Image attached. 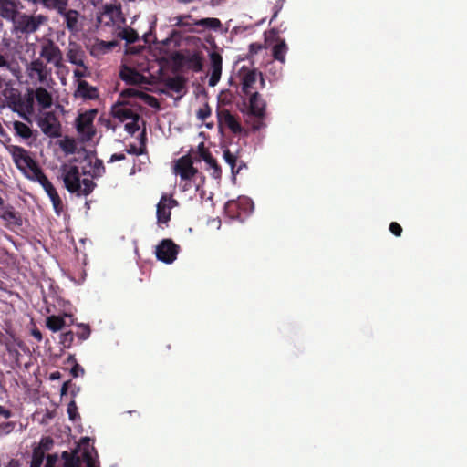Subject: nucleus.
<instances>
[{
    "instance_id": "aec40b11",
    "label": "nucleus",
    "mask_w": 467,
    "mask_h": 467,
    "mask_svg": "<svg viewBox=\"0 0 467 467\" xmlns=\"http://www.w3.org/2000/svg\"><path fill=\"white\" fill-rule=\"evenodd\" d=\"M119 78L128 85L147 84V78L135 68L123 66L119 72Z\"/></svg>"
},
{
    "instance_id": "b1692460",
    "label": "nucleus",
    "mask_w": 467,
    "mask_h": 467,
    "mask_svg": "<svg viewBox=\"0 0 467 467\" xmlns=\"http://www.w3.org/2000/svg\"><path fill=\"white\" fill-rule=\"evenodd\" d=\"M35 99L41 109H47L53 104V98L44 87H36L34 91Z\"/></svg>"
},
{
    "instance_id": "2f4dec72",
    "label": "nucleus",
    "mask_w": 467,
    "mask_h": 467,
    "mask_svg": "<svg viewBox=\"0 0 467 467\" xmlns=\"http://www.w3.org/2000/svg\"><path fill=\"white\" fill-rule=\"evenodd\" d=\"M45 7L57 10L58 14H62L67 7L68 0H40Z\"/></svg>"
},
{
    "instance_id": "72a5a7b5",
    "label": "nucleus",
    "mask_w": 467,
    "mask_h": 467,
    "mask_svg": "<svg viewBox=\"0 0 467 467\" xmlns=\"http://www.w3.org/2000/svg\"><path fill=\"white\" fill-rule=\"evenodd\" d=\"M90 167L91 170L88 171V174L92 178L101 177L106 171L102 160L98 158L93 162L90 161Z\"/></svg>"
},
{
    "instance_id": "5701e85b",
    "label": "nucleus",
    "mask_w": 467,
    "mask_h": 467,
    "mask_svg": "<svg viewBox=\"0 0 467 467\" xmlns=\"http://www.w3.org/2000/svg\"><path fill=\"white\" fill-rule=\"evenodd\" d=\"M210 63L212 72L209 78V86L214 87L219 82L222 75V56L217 52H212L210 54Z\"/></svg>"
},
{
    "instance_id": "a19ab883",
    "label": "nucleus",
    "mask_w": 467,
    "mask_h": 467,
    "mask_svg": "<svg viewBox=\"0 0 467 467\" xmlns=\"http://www.w3.org/2000/svg\"><path fill=\"white\" fill-rule=\"evenodd\" d=\"M80 182L79 195H89L96 187V183L90 179H83Z\"/></svg>"
},
{
    "instance_id": "79ce46f5",
    "label": "nucleus",
    "mask_w": 467,
    "mask_h": 467,
    "mask_svg": "<svg viewBox=\"0 0 467 467\" xmlns=\"http://www.w3.org/2000/svg\"><path fill=\"white\" fill-rule=\"evenodd\" d=\"M78 331H77L76 336L78 339L82 342L88 339L91 334V329L88 325L80 323L78 324Z\"/></svg>"
},
{
    "instance_id": "2eb2a0df",
    "label": "nucleus",
    "mask_w": 467,
    "mask_h": 467,
    "mask_svg": "<svg viewBox=\"0 0 467 467\" xmlns=\"http://www.w3.org/2000/svg\"><path fill=\"white\" fill-rule=\"evenodd\" d=\"M178 205V202L173 199L171 196L168 197L167 195H162L159 203L157 204V222L158 224L162 226L168 225V223L171 220V210Z\"/></svg>"
},
{
    "instance_id": "de8ad7c7",
    "label": "nucleus",
    "mask_w": 467,
    "mask_h": 467,
    "mask_svg": "<svg viewBox=\"0 0 467 467\" xmlns=\"http://www.w3.org/2000/svg\"><path fill=\"white\" fill-rule=\"evenodd\" d=\"M67 414L68 418L71 420H76L77 419H79L80 416L78 412V406L75 402V400H71L67 405Z\"/></svg>"
},
{
    "instance_id": "58836bf2",
    "label": "nucleus",
    "mask_w": 467,
    "mask_h": 467,
    "mask_svg": "<svg viewBox=\"0 0 467 467\" xmlns=\"http://www.w3.org/2000/svg\"><path fill=\"white\" fill-rule=\"evenodd\" d=\"M244 202H247V200L246 199H243V200L239 199L237 201H235V200L228 201L225 204V210L227 213H231V216H233V217L239 216L240 214L239 213L235 214V212L240 208V206Z\"/></svg>"
},
{
    "instance_id": "49530a36",
    "label": "nucleus",
    "mask_w": 467,
    "mask_h": 467,
    "mask_svg": "<svg viewBox=\"0 0 467 467\" xmlns=\"http://www.w3.org/2000/svg\"><path fill=\"white\" fill-rule=\"evenodd\" d=\"M140 99L151 108L158 109L160 107L159 100L154 96L143 92Z\"/></svg>"
},
{
    "instance_id": "7ed1b4c3",
    "label": "nucleus",
    "mask_w": 467,
    "mask_h": 467,
    "mask_svg": "<svg viewBox=\"0 0 467 467\" xmlns=\"http://www.w3.org/2000/svg\"><path fill=\"white\" fill-rule=\"evenodd\" d=\"M239 77L241 78L242 91L245 95H250L254 92H257V81L259 78V84L261 88L265 87V79L263 75L258 72L255 68H248L244 66L239 70Z\"/></svg>"
},
{
    "instance_id": "13d9d810",
    "label": "nucleus",
    "mask_w": 467,
    "mask_h": 467,
    "mask_svg": "<svg viewBox=\"0 0 467 467\" xmlns=\"http://www.w3.org/2000/svg\"><path fill=\"white\" fill-rule=\"evenodd\" d=\"M13 415L12 411L4 406L0 405V417H3L4 419H9Z\"/></svg>"
},
{
    "instance_id": "6e6d98bb",
    "label": "nucleus",
    "mask_w": 467,
    "mask_h": 467,
    "mask_svg": "<svg viewBox=\"0 0 467 467\" xmlns=\"http://www.w3.org/2000/svg\"><path fill=\"white\" fill-rule=\"evenodd\" d=\"M70 373L71 375L74 377V378H77L78 377L79 375H84L85 373V370L84 368L77 362L75 364H73V367L70 370Z\"/></svg>"
},
{
    "instance_id": "f704fd0d",
    "label": "nucleus",
    "mask_w": 467,
    "mask_h": 467,
    "mask_svg": "<svg viewBox=\"0 0 467 467\" xmlns=\"http://www.w3.org/2000/svg\"><path fill=\"white\" fill-rule=\"evenodd\" d=\"M61 150L67 154H74L77 150V143L73 138L66 136L59 142Z\"/></svg>"
},
{
    "instance_id": "6ab92c4d",
    "label": "nucleus",
    "mask_w": 467,
    "mask_h": 467,
    "mask_svg": "<svg viewBox=\"0 0 467 467\" xmlns=\"http://www.w3.org/2000/svg\"><path fill=\"white\" fill-rule=\"evenodd\" d=\"M198 148L200 157L207 164V170L211 171L212 177H213L214 179H221L222 169L221 166L218 164L217 161L213 157L209 150L204 147V144L202 142L199 145Z\"/></svg>"
},
{
    "instance_id": "7c9ffc66",
    "label": "nucleus",
    "mask_w": 467,
    "mask_h": 467,
    "mask_svg": "<svg viewBox=\"0 0 467 467\" xmlns=\"http://www.w3.org/2000/svg\"><path fill=\"white\" fill-rule=\"evenodd\" d=\"M185 83L182 76H175L166 80V87L176 93H181L185 88Z\"/></svg>"
},
{
    "instance_id": "f3484780",
    "label": "nucleus",
    "mask_w": 467,
    "mask_h": 467,
    "mask_svg": "<svg viewBox=\"0 0 467 467\" xmlns=\"http://www.w3.org/2000/svg\"><path fill=\"white\" fill-rule=\"evenodd\" d=\"M80 172L78 166L71 165L65 167L63 172V182L66 189L71 193L79 195L80 190Z\"/></svg>"
},
{
    "instance_id": "412c9836",
    "label": "nucleus",
    "mask_w": 467,
    "mask_h": 467,
    "mask_svg": "<svg viewBox=\"0 0 467 467\" xmlns=\"http://www.w3.org/2000/svg\"><path fill=\"white\" fill-rule=\"evenodd\" d=\"M66 56L69 63L81 67L87 70L88 67L84 63L85 52L78 44L76 42H69Z\"/></svg>"
},
{
    "instance_id": "a211bd4d",
    "label": "nucleus",
    "mask_w": 467,
    "mask_h": 467,
    "mask_svg": "<svg viewBox=\"0 0 467 467\" xmlns=\"http://www.w3.org/2000/svg\"><path fill=\"white\" fill-rule=\"evenodd\" d=\"M74 322L73 316L69 314H64L63 316L51 315L46 318V327L52 332H57L65 327L71 326Z\"/></svg>"
},
{
    "instance_id": "680f3d73",
    "label": "nucleus",
    "mask_w": 467,
    "mask_h": 467,
    "mask_svg": "<svg viewBox=\"0 0 467 467\" xmlns=\"http://www.w3.org/2000/svg\"><path fill=\"white\" fill-rule=\"evenodd\" d=\"M53 444V441L51 438L49 437H47V438H44L42 439L41 441V445L46 449V450H49L50 449V446Z\"/></svg>"
},
{
    "instance_id": "37998d69",
    "label": "nucleus",
    "mask_w": 467,
    "mask_h": 467,
    "mask_svg": "<svg viewBox=\"0 0 467 467\" xmlns=\"http://www.w3.org/2000/svg\"><path fill=\"white\" fill-rule=\"evenodd\" d=\"M130 122L125 124V130L130 135H134L140 128L139 124L140 119H137V117H134L130 119Z\"/></svg>"
},
{
    "instance_id": "864d4df0",
    "label": "nucleus",
    "mask_w": 467,
    "mask_h": 467,
    "mask_svg": "<svg viewBox=\"0 0 467 467\" xmlns=\"http://www.w3.org/2000/svg\"><path fill=\"white\" fill-rule=\"evenodd\" d=\"M389 231L395 236L400 237L402 234V227L398 223L392 222L389 224Z\"/></svg>"
},
{
    "instance_id": "dca6fc26",
    "label": "nucleus",
    "mask_w": 467,
    "mask_h": 467,
    "mask_svg": "<svg viewBox=\"0 0 467 467\" xmlns=\"http://www.w3.org/2000/svg\"><path fill=\"white\" fill-rule=\"evenodd\" d=\"M217 119L218 125L220 128L226 127L228 128L234 134H241L243 131L242 125L238 120V118L233 115L226 109H217Z\"/></svg>"
},
{
    "instance_id": "c756f323",
    "label": "nucleus",
    "mask_w": 467,
    "mask_h": 467,
    "mask_svg": "<svg viewBox=\"0 0 467 467\" xmlns=\"http://www.w3.org/2000/svg\"><path fill=\"white\" fill-rule=\"evenodd\" d=\"M288 47L284 39H278L276 44L273 47V57L275 60L285 63V55L287 53Z\"/></svg>"
},
{
    "instance_id": "20e7f679",
    "label": "nucleus",
    "mask_w": 467,
    "mask_h": 467,
    "mask_svg": "<svg viewBox=\"0 0 467 467\" xmlns=\"http://www.w3.org/2000/svg\"><path fill=\"white\" fill-rule=\"evenodd\" d=\"M97 110H88L80 113L76 119V129L83 142L90 141L96 134L93 121Z\"/></svg>"
},
{
    "instance_id": "09e8293b",
    "label": "nucleus",
    "mask_w": 467,
    "mask_h": 467,
    "mask_svg": "<svg viewBox=\"0 0 467 467\" xmlns=\"http://www.w3.org/2000/svg\"><path fill=\"white\" fill-rule=\"evenodd\" d=\"M212 110L208 103H205L202 108L199 109L196 112L198 119L204 121L211 116Z\"/></svg>"
},
{
    "instance_id": "39448f33",
    "label": "nucleus",
    "mask_w": 467,
    "mask_h": 467,
    "mask_svg": "<svg viewBox=\"0 0 467 467\" xmlns=\"http://www.w3.org/2000/svg\"><path fill=\"white\" fill-rule=\"evenodd\" d=\"M36 123L41 131L49 138L61 136V124L53 111H45L36 118Z\"/></svg>"
},
{
    "instance_id": "603ef678",
    "label": "nucleus",
    "mask_w": 467,
    "mask_h": 467,
    "mask_svg": "<svg viewBox=\"0 0 467 467\" xmlns=\"http://www.w3.org/2000/svg\"><path fill=\"white\" fill-rule=\"evenodd\" d=\"M127 153L133 155H142L145 151L144 148H138L135 144H130L129 148L126 149Z\"/></svg>"
},
{
    "instance_id": "4468645a",
    "label": "nucleus",
    "mask_w": 467,
    "mask_h": 467,
    "mask_svg": "<svg viewBox=\"0 0 467 467\" xmlns=\"http://www.w3.org/2000/svg\"><path fill=\"white\" fill-rule=\"evenodd\" d=\"M36 181L40 183L46 193L48 195L55 213L57 215H60L64 210V204L52 182L47 179L44 172H42Z\"/></svg>"
},
{
    "instance_id": "9d476101",
    "label": "nucleus",
    "mask_w": 467,
    "mask_h": 467,
    "mask_svg": "<svg viewBox=\"0 0 467 467\" xmlns=\"http://www.w3.org/2000/svg\"><path fill=\"white\" fill-rule=\"evenodd\" d=\"M44 20L45 17L43 16H33L18 13L13 23L16 31L29 34L36 32Z\"/></svg>"
},
{
    "instance_id": "a878e982",
    "label": "nucleus",
    "mask_w": 467,
    "mask_h": 467,
    "mask_svg": "<svg viewBox=\"0 0 467 467\" xmlns=\"http://www.w3.org/2000/svg\"><path fill=\"white\" fill-rule=\"evenodd\" d=\"M17 3L13 0H0V16L10 21H15L18 15Z\"/></svg>"
},
{
    "instance_id": "5fc2aeb1",
    "label": "nucleus",
    "mask_w": 467,
    "mask_h": 467,
    "mask_svg": "<svg viewBox=\"0 0 467 467\" xmlns=\"http://www.w3.org/2000/svg\"><path fill=\"white\" fill-rule=\"evenodd\" d=\"M83 458L87 467H99L89 451H84Z\"/></svg>"
},
{
    "instance_id": "052dcab7",
    "label": "nucleus",
    "mask_w": 467,
    "mask_h": 467,
    "mask_svg": "<svg viewBox=\"0 0 467 467\" xmlns=\"http://www.w3.org/2000/svg\"><path fill=\"white\" fill-rule=\"evenodd\" d=\"M125 159H126V156L124 153H114L111 155L109 162L119 161H123Z\"/></svg>"
},
{
    "instance_id": "338daca9",
    "label": "nucleus",
    "mask_w": 467,
    "mask_h": 467,
    "mask_svg": "<svg viewBox=\"0 0 467 467\" xmlns=\"http://www.w3.org/2000/svg\"><path fill=\"white\" fill-rule=\"evenodd\" d=\"M70 384H71V381H70V380H68V381H66V382L62 385V387H61V390H60V393H61V395H62V396H63V395H66V394L67 393L68 387H69V385H70Z\"/></svg>"
},
{
    "instance_id": "4c0bfd02",
    "label": "nucleus",
    "mask_w": 467,
    "mask_h": 467,
    "mask_svg": "<svg viewBox=\"0 0 467 467\" xmlns=\"http://www.w3.org/2000/svg\"><path fill=\"white\" fill-rule=\"evenodd\" d=\"M75 334L72 331L61 333L59 336V344L63 349L70 348L74 343Z\"/></svg>"
},
{
    "instance_id": "f257e3e1",
    "label": "nucleus",
    "mask_w": 467,
    "mask_h": 467,
    "mask_svg": "<svg viewBox=\"0 0 467 467\" xmlns=\"http://www.w3.org/2000/svg\"><path fill=\"white\" fill-rule=\"evenodd\" d=\"M9 152L17 169L27 178L36 180L43 172L36 161L23 147L12 145L9 147Z\"/></svg>"
},
{
    "instance_id": "6e6552de",
    "label": "nucleus",
    "mask_w": 467,
    "mask_h": 467,
    "mask_svg": "<svg viewBox=\"0 0 467 467\" xmlns=\"http://www.w3.org/2000/svg\"><path fill=\"white\" fill-rule=\"evenodd\" d=\"M6 106L13 111L18 113L25 119L28 118L24 113L25 111V101L22 99L21 92L18 88L6 86L2 90Z\"/></svg>"
},
{
    "instance_id": "c9c22d12",
    "label": "nucleus",
    "mask_w": 467,
    "mask_h": 467,
    "mask_svg": "<svg viewBox=\"0 0 467 467\" xmlns=\"http://www.w3.org/2000/svg\"><path fill=\"white\" fill-rule=\"evenodd\" d=\"M62 458L64 460V467H80L79 457L75 453L64 451L62 453Z\"/></svg>"
},
{
    "instance_id": "ddd939ff",
    "label": "nucleus",
    "mask_w": 467,
    "mask_h": 467,
    "mask_svg": "<svg viewBox=\"0 0 467 467\" xmlns=\"http://www.w3.org/2000/svg\"><path fill=\"white\" fill-rule=\"evenodd\" d=\"M40 58L45 59L47 63L53 64L57 68L63 67L62 51L52 40H47L41 46Z\"/></svg>"
},
{
    "instance_id": "3c124183",
    "label": "nucleus",
    "mask_w": 467,
    "mask_h": 467,
    "mask_svg": "<svg viewBox=\"0 0 467 467\" xmlns=\"http://www.w3.org/2000/svg\"><path fill=\"white\" fill-rule=\"evenodd\" d=\"M33 91V88L27 89V98L25 102V109H26L27 112H31L33 110V104L35 99Z\"/></svg>"
},
{
    "instance_id": "a18cd8bd",
    "label": "nucleus",
    "mask_w": 467,
    "mask_h": 467,
    "mask_svg": "<svg viewBox=\"0 0 467 467\" xmlns=\"http://www.w3.org/2000/svg\"><path fill=\"white\" fill-rule=\"evenodd\" d=\"M16 428V422L6 421L0 423V437L10 434Z\"/></svg>"
},
{
    "instance_id": "ea45409f",
    "label": "nucleus",
    "mask_w": 467,
    "mask_h": 467,
    "mask_svg": "<svg viewBox=\"0 0 467 467\" xmlns=\"http://www.w3.org/2000/svg\"><path fill=\"white\" fill-rule=\"evenodd\" d=\"M119 36L126 40L127 43L132 44L135 43L139 39L138 33L131 27L124 28L120 33Z\"/></svg>"
},
{
    "instance_id": "c03bdc74",
    "label": "nucleus",
    "mask_w": 467,
    "mask_h": 467,
    "mask_svg": "<svg viewBox=\"0 0 467 467\" xmlns=\"http://www.w3.org/2000/svg\"><path fill=\"white\" fill-rule=\"evenodd\" d=\"M5 347L9 355L15 359L17 366H20L19 358L21 357L20 352L16 349L8 340V342H5Z\"/></svg>"
},
{
    "instance_id": "bf43d9fd",
    "label": "nucleus",
    "mask_w": 467,
    "mask_h": 467,
    "mask_svg": "<svg viewBox=\"0 0 467 467\" xmlns=\"http://www.w3.org/2000/svg\"><path fill=\"white\" fill-rule=\"evenodd\" d=\"M262 49V45L259 43H252L249 45V52L251 54H257Z\"/></svg>"
},
{
    "instance_id": "e433bc0d",
    "label": "nucleus",
    "mask_w": 467,
    "mask_h": 467,
    "mask_svg": "<svg viewBox=\"0 0 467 467\" xmlns=\"http://www.w3.org/2000/svg\"><path fill=\"white\" fill-rule=\"evenodd\" d=\"M45 458L44 450L38 446L33 450L30 467H41Z\"/></svg>"
},
{
    "instance_id": "423d86ee",
    "label": "nucleus",
    "mask_w": 467,
    "mask_h": 467,
    "mask_svg": "<svg viewBox=\"0 0 467 467\" xmlns=\"http://www.w3.org/2000/svg\"><path fill=\"white\" fill-rule=\"evenodd\" d=\"M0 219L4 222L5 227L11 231L23 225V218L21 213L16 211L12 204L5 203L1 196Z\"/></svg>"
},
{
    "instance_id": "f8f14e48",
    "label": "nucleus",
    "mask_w": 467,
    "mask_h": 467,
    "mask_svg": "<svg viewBox=\"0 0 467 467\" xmlns=\"http://www.w3.org/2000/svg\"><path fill=\"white\" fill-rule=\"evenodd\" d=\"M180 251V246L176 244L171 239H163L156 246V257L158 260L166 263H173Z\"/></svg>"
},
{
    "instance_id": "cd10ccee",
    "label": "nucleus",
    "mask_w": 467,
    "mask_h": 467,
    "mask_svg": "<svg viewBox=\"0 0 467 467\" xmlns=\"http://www.w3.org/2000/svg\"><path fill=\"white\" fill-rule=\"evenodd\" d=\"M223 159L226 163L231 167L233 176L238 174L243 168H245V164L243 161H238L235 154L232 153L230 150L226 149L223 150Z\"/></svg>"
},
{
    "instance_id": "8fccbe9b",
    "label": "nucleus",
    "mask_w": 467,
    "mask_h": 467,
    "mask_svg": "<svg viewBox=\"0 0 467 467\" xmlns=\"http://www.w3.org/2000/svg\"><path fill=\"white\" fill-rule=\"evenodd\" d=\"M141 93H143V91L138 90L133 88H129L123 89L120 93V96L123 98H140V99Z\"/></svg>"
},
{
    "instance_id": "69168bd1",
    "label": "nucleus",
    "mask_w": 467,
    "mask_h": 467,
    "mask_svg": "<svg viewBox=\"0 0 467 467\" xmlns=\"http://www.w3.org/2000/svg\"><path fill=\"white\" fill-rule=\"evenodd\" d=\"M100 45L105 48V51L110 50L112 47L116 46V42H104L102 41Z\"/></svg>"
},
{
    "instance_id": "bb28decb",
    "label": "nucleus",
    "mask_w": 467,
    "mask_h": 467,
    "mask_svg": "<svg viewBox=\"0 0 467 467\" xmlns=\"http://www.w3.org/2000/svg\"><path fill=\"white\" fill-rule=\"evenodd\" d=\"M112 115L114 118L119 119L120 121H125L134 117L140 119V116L138 113L134 112L131 109L123 106L122 104L113 106Z\"/></svg>"
},
{
    "instance_id": "393cba45",
    "label": "nucleus",
    "mask_w": 467,
    "mask_h": 467,
    "mask_svg": "<svg viewBox=\"0 0 467 467\" xmlns=\"http://www.w3.org/2000/svg\"><path fill=\"white\" fill-rule=\"evenodd\" d=\"M75 96L84 99H95L99 97V91L86 80H78V88Z\"/></svg>"
},
{
    "instance_id": "473e14b6",
    "label": "nucleus",
    "mask_w": 467,
    "mask_h": 467,
    "mask_svg": "<svg viewBox=\"0 0 467 467\" xmlns=\"http://www.w3.org/2000/svg\"><path fill=\"white\" fill-rule=\"evenodd\" d=\"M13 125L16 135L19 137L23 139H29L32 137V130L26 123L16 120L13 123Z\"/></svg>"
},
{
    "instance_id": "1a4fd4ad",
    "label": "nucleus",
    "mask_w": 467,
    "mask_h": 467,
    "mask_svg": "<svg viewBox=\"0 0 467 467\" xmlns=\"http://www.w3.org/2000/svg\"><path fill=\"white\" fill-rule=\"evenodd\" d=\"M26 74L33 84H44L51 74V70L41 58H36L26 65Z\"/></svg>"
},
{
    "instance_id": "9b49d317",
    "label": "nucleus",
    "mask_w": 467,
    "mask_h": 467,
    "mask_svg": "<svg viewBox=\"0 0 467 467\" xmlns=\"http://www.w3.org/2000/svg\"><path fill=\"white\" fill-rule=\"evenodd\" d=\"M192 16L191 15L185 16H178L173 18L174 26L179 27H186L191 26L192 25L202 26L204 28H210L213 30H217L221 27L222 23L218 18L207 17L199 20H193L192 22H188L187 20H192Z\"/></svg>"
},
{
    "instance_id": "e2e57ef3",
    "label": "nucleus",
    "mask_w": 467,
    "mask_h": 467,
    "mask_svg": "<svg viewBox=\"0 0 467 467\" xmlns=\"http://www.w3.org/2000/svg\"><path fill=\"white\" fill-rule=\"evenodd\" d=\"M31 335L37 340V341H41L43 337H42V333L41 331L38 329V328H34L32 329L31 331Z\"/></svg>"
},
{
    "instance_id": "774afa93",
    "label": "nucleus",
    "mask_w": 467,
    "mask_h": 467,
    "mask_svg": "<svg viewBox=\"0 0 467 467\" xmlns=\"http://www.w3.org/2000/svg\"><path fill=\"white\" fill-rule=\"evenodd\" d=\"M86 76L84 71H80L78 69L74 70V77L78 78V80H81V78H84Z\"/></svg>"
},
{
    "instance_id": "f03ea898",
    "label": "nucleus",
    "mask_w": 467,
    "mask_h": 467,
    "mask_svg": "<svg viewBox=\"0 0 467 467\" xmlns=\"http://www.w3.org/2000/svg\"><path fill=\"white\" fill-rule=\"evenodd\" d=\"M174 172L181 177L182 181L193 180L196 190L204 182L203 174L193 167V162L190 155H184L176 161Z\"/></svg>"
},
{
    "instance_id": "0e129e2a",
    "label": "nucleus",
    "mask_w": 467,
    "mask_h": 467,
    "mask_svg": "<svg viewBox=\"0 0 467 467\" xmlns=\"http://www.w3.org/2000/svg\"><path fill=\"white\" fill-rule=\"evenodd\" d=\"M282 8V5H277L275 4L274 6H273V16L271 17V20L270 22H272L278 15L279 11L281 10Z\"/></svg>"
},
{
    "instance_id": "0eeeda50",
    "label": "nucleus",
    "mask_w": 467,
    "mask_h": 467,
    "mask_svg": "<svg viewBox=\"0 0 467 467\" xmlns=\"http://www.w3.org/2000/svg\"><path fill=\"white\" fill-rule=\"evenodd\" d=\"M249 96V108L248 114L256 118V120L253 124V129L254 130H260L263 126V119L265 117V107L266 103L262 99L261 95L258 92H254Z\"/></svg>"
},
{
    "instance_id": "4d7b16f0",
    "label": "nucleus",
    "mask_w": 467,
    "mask_h": 467,
    "mask_svg": "<svg viewBox=\"0 0 467 467\" xmlns=\"http://www.w3.org/2000/svg\"><path fill=\"white\" fill-rule=\"evenodd\" d=\"M57 461V456L56 454H48L47 456V462L45 467H55Z\"/></svg>"
},
{
    "instance_id": "c85d7f7f",
    "label": "nucleus",
    "mask_w": 467,
    "mask_h": 467,
    "mask_svg": "<svg viewBox=\"0 0 467 467\" xmlns=\"http://www.w3.org/2000/svg\"><path fill=\"white\" fill-rule=\"evenodd\" d=\"M60 15L63 16L67 28L70 32H77L78 30V25L79 14L78 11L73 9L67 10L66 8L65 11Z\"/></svg>"
},
{
    "instance_id": "4be33fe9",
    "label": "nucleus",
    "mask_w": 467,
    "mask_h": 467,
    "mask_svg": "<svg viewBox=\"0 0 467 467\" xmlns=\"http://www.w3.org/2000/svg\"><path fill=\"white\" fill-rule=\"evenodd\" d=\"M175 60L183 63L189 69L194 72H200L202 69V57L199 52L190 55L177 54Z\"/></svg>"
}]
</instances>
